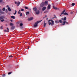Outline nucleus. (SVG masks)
Here are the masks:
<instances>
[{
	"label": "nucleus",
	"instance_id": "nucleus-1",
	"mask_svg": "<svg viewBox=\"0 0 77 77\" xmlns=\"http://www.w3.org/2000/svg\"><path fill=\"white\" fill-rule=\"evenodd\" d=\"M42 20H40V21H37V22H36L34 24V27H37V26H38V23H40V22H41V21H42Z\"/></svg>",
	"mask_w": 77,
	"mask_h": 77
},
{
	"label": "nucleus",
	"instance_id": "nucleus-2",
	"mask_svg": "<svg viewBox=\"0 0 77 77\" xmlns=\"http://www.w3.org/2000/svg\"><path fill=\"white\" fill-rule=\"evenodd\" d=\"M33 20V17H31L28 19V21H32V20Z\"/></svg>",
	"mask_w": 77,
	"mask_h": 77
},
{
	"label": "nucleus",
	"instance_id": "nucleus-3",
	"mask_svg": "<svg viewBox=\"0 0 77 77\" xmlns=\"http://www.w3.org/2000/svg\"><path fill=\"white\" fill-rule=\"evenodd\" d=\"M44 6V2H42V3L40 4V7H43Z\"/></svg>",
	"mask_w": 77,
	"mask_h": 77
},
{
	"label": "nucleus",
	"instance_id": "nucleus-4",
	"mask_svg": "<svg viewBox=\"0 0 77 77\" xmlns=\"http://www.w3.org/2000/svg\"><path fill=\"white\" fill-rule=\"evenodd\" d=\"M51 7V5H48V6L47 9L48 10V9H50V8Z\"/></svg>",
	"mask_w": 77,
	"mask_h": 77
},
{
	"label": "nucleus",
	"instance_id": "nucleus-5",
	"mask_svg": "<svg viewBox=\"0 0 77 77\" xmlns=\"http://www.w3.org/2000/svg\"><path fill=\"white\" fill-rule=\"evenodd\" d=\"M40 13L39 10H37V11L36 12L35 14L37 15H39V14Z\"/></svg>",
	"mask_w": 77,
	"mask_h": 77
},
{
	"label": "nucleus",
	"instance_id": "nucleus-6",
	"mask_svg": "<svg viewBox=\"0 0 77 77\" xmlns=\"http://www.w3.org/2000/svg\"><path fill=\"white\" fill-rule=\"evenodd\" d=\"M45 4L46 6H47L48 5V1H45Z\"/></svg>",
	"mask_w": 77,
	"mask_h": 77
},
{
	"label": "nucleus",
	"instance_id": "nucleus-7",
	"mask_svg": "<svg viewBox=\"0 0 77 77\" xmlns=\"http://www.w3.org/2000/svg\"><path fill=\"white\" fill-rule=\"evenodd\" d=\"M33 10L35 12H36V11H37V8L36 7L34 8H33Z\"/></svg>",
	"mask_w": 77,
	"mask_h": 77
},
{
	"label": "nucleus",
	"instance_id": "nucleus-8",
	"mask_svg": "<svg viewBox=\"0 0 77 77\" xmlns=\"http://www.w3.org/2000/svg\"><path fill=\"white\" fill-rule=\"evenodd\" d=\"M52 23H51V26H53L54 24V21H53V20H51Z\"/></svg>",
	"mask_w": 77,
	"mask_h": 77
},
{
	"label": "nucleus",
	"instance_id": "nucleus-9",
	"mask_svg": "<svg viewBox=\"0 0 77 77\" xmlns=\"http://www.w3.org/2000/svg\"><path fill=\"white\" fill-rule=\"evenodd\" d=\"M45 9H46V7H44L42 8V11H45Z\"/></svg>",
	"mask_w": 77,
	"mask_h": 77
},
{
	"label": "nucleus",
	"instance_id": "nucleus-10",
	"mask_svg": "<svg viewBox=\"0 0 77 77\" xmlns=\"http://www.w3.org/2000/svg\"><path fill=\"white\" fill-rule=\"evenodd\" d=\"M7 30H6V29H5L4 31V32H9V28H7Z\"/></svg>",
	"mask_w": 77,
	"mask_h": 77
},
{
	"label": "nucleus",
	"instance_id": "nucleus-11",
	"mask_svg": "<svg viewBox=\"0 0 77 77\" xmlns=\"http://www.w3.org/2000/svg\"><path fill=\"white\" fill-rule=\"evenodd\" d=\"M8 9L9 12H11V9L10 8V7H8Z\"/></svg>",
	"mask_w": 77,
	"mask_h": 77
},
{
	"label": "nucleus",
	"instance_id": "nucleus-12",
	"mask_svg": "<svg viewBox=\"0 0 77 77\" xmlns=\"http://www.w3.org/2000/svg\"><path fill=\"white\" fill-rule=\"evenodd\" d=\"M65 12V10H64L62 12V13L61 14V15H62V14H64V13Z\"/></svg>",
	"mask_w": 77,
	"mask_h": 77
},
{
	"label": "nucleus",
	"instance_id": "nucleus-13",
	"mask_svg": "<svg viewBox=\"0 0 77 77\" xmlns=\"http://www.w3.org/2000/svg\"><path fill=\"white\" fill-rule=\"evenodd\" d=\"M4 18V17L3 16H1V17H0V20H1L2 19H3Z\"/></svg>",
	"mask_w": 77,
	"mask_h": 77
},
{
	"label": "nucleus",
	"instance_id": "nucleus-14",
	"mask_svg": "<svg viewBox=\"0 0 77 77\" xmlns=\"http://www.w3.org/2000/svg\"><path fill=\"white\" fill-rule=\"evenodd\" d=\"M20 5V2H18V3H17V6H18Z\"/></svg>",
	"mask_w": 77,
	"mask_h": 77
},
{
	"label": "nucleus",
	"instance_id": "nucleus-15",
	"mask_svg": "<svg viewBox=\"0 0 77 77\" xmlns=\"http://www.w3.org/2000/svg\"><path fill=\"white\" fill-rule=\"evenodd\" d=\"M15 28V26H12L11 28V29H14Z\"/></svg>",
	"mask_w": 77,
	"mask_h": 77
},
{
	"label": "nucleus",
	"instance_id": "nucleus-16",
	"mask_svg": "<svg viewBox=\"0 0 77 77\" xmlns=\"http://www.w3.org/2000/svg\"><path fill=\"white\" fill-rule=\"evenodd\" d=\"M29 14V11H27L26 12V15L27 16Z\"/></svg>",
	"mask_w": 77,
	"mask_h": 77
},
{
	"label": "nucleus",
	"instance_id": "nucleus-17",
	"mask_svg": "<svg viewBox=\"0 0 77 77\" xmlns=\"http://www.w3.org/2000/svg\"><path fill=\"white\" fill-rule=\"evenodd\" d=\"M63 20L64 21H66V17H64L63 19Z\"/></svg>",
	"mask_w": 77,
	"mask_h": 77
},
{
	"label": "nucleus",
	"instance_id": "nucleus-18",
	"mask_svg": "<svg viewBox=\"0 0 77 77\" xmlns=\"http://www.w3.org/2000/svg\"><path fill=\"white\" fill-rule=\"evenodd\" d=\"M53 9H57V7H54V6H53Z\"/></svg>",
	"mask_w": 77,
	"mask_h": 77
},
{
	"label": "nucleus",
	"instance_id": "nucleus-19",
	"mask_svg": "<svg viewBox=\"0 0 77 77\" xmlns=\"http://www.w3.org/2000/svg\"><path fill=\"white\" fill-rule=\"evenodd\" d=\"M11 18H13V19H15V16H11Z\"/></svg>",
	"mask_w": 77,
	"mask_h": 77
},
{
	"label": "nucleus",
	"instance_id": "nucleus-20",
	"mask_svg": "<svg viewBox=\"0 0 77 77\" xmlns=\"http://www.w3.org/2000/svg\"><path fill=\"white\" fill-rule=\"evenodd\" d=\"M66 23V21H65L63 22V23L62 25H65V23Z\"/></svg>",
	"mask_w": 77,
	"mask_h": 77
},
{
	"label": "nucleus",
	"instance_id": "nucleus-21",
	"mask_svg": "<svg viewBox=\"0 0 77 77\" xmlns=\"http://www.w3.org/2000/svg\"><path fill=\"white\" fill-rule=\"evenodd\" d=\"M46 24H47V23H45V21L44 22V27H45L46 26Z\"/></svg>",
	"mask_w": 77,
	"mask_h": 77
},
{
	"label": "nucleus",
	"instance_id": "nucleus-22",
	"mask_svg": "<svg viewBox=\"0 0 77 77\" xmlns=\"http://www.w3.org/2000/svg\"><path fill=\"white\" fill-rule=\"evenodd\" d=\"M0 13L2 14H5V12L3 11H1Z\"/></svg>",
	"mask_w": 77,
	"mask_h": 77
},
{
	"label": "nucleus",
	"instance_id": "nucleus-23",
	"mask_svg": "<svg viewBox=\"0 0 77 77\" xmlns=\"http://www.w3.org/2000/svg\"><path fill=\"white\" fill-rule=\"evenodd\" d=\"M64 15H68V14L67 13H66V12H65L64 14Z\"/></svg>",
	"mask_w": 77,
	"mask_h": 77
},
{
	"label": "nucleus",
	"instance_id": "nucleus-24",
	"mask_svg": "<svg viewBox=\"0 0 77 77\" xmlns=\"http://www.w3.org/2000/svg\"><path fill=\"white\" fill-rule=\"evenodd\" d=\"M55 22L56 23H59L58 20L55 21Z\"/></svg>",
	"mask_w": 77,
	"mask_h": 77
},
{
	"label": "nucleus",
	"instance_id": "nucleus-25",
	"mask_svg": "<svg viewBox=\"0 0 77 77\" xmlns=\"http://www.w3.org/2000/svg\"><path fill=\"white\" fill-rule=\"evenodd\" d=\"M24 8H25V9H29V8L27 7H24Z\"/></svg>",
	"mask_w": 77,
	"mask_h": 77
},
{
	"label": "nucleus",
	"instance_id": "nucleus-26",
	"mask_svg": "<svg viewBox=\"0 0 77 77\" xmlns=\"http://www.w3.org/2000/svg\"><path fill=\"white\" fill-rule=\"evenodd\" d=\"M14 24H13V23H10V25L11 26H13V25Z\"/></svg>",
	"mask_w": 77,
	"mask_h": 77
},
{
	"label": "nucleus",
	"instance_id": "nucleus-27",
	"mask_svg": "<svg viewBox=\"0 0 77 77\" xmlns=\"http://www.w3.org/2000/svg\"><path fill=\"white\" fill-rule=\"evenodd\" d=\"M5 8H4L3 9H2V10L3 11H5Z\"/></svg>",
	"mask_w": 77,
	"mask_h": 77
},
{
	"label": "nucleus",
	"instance_id": "nucleus-28",
	"mask_svg": "<svg viewBox=\"0 0 77 77\" xmlns=\"http://www.w3.org/2000/svg\"><path fill=\"white\" fill-rule=\"evenodd\" d=\"M16 14H17V11L15 10V13H14V15H16Z\"/></svg>",
	"mask_w": 77,
	"mask_h": 77
},
{
	"label": "nucleus",
	"instance_id": "nucleus-29",
	"mask_svg": "<svg viewBox=\"0 0 77 77\" xmlns=\"http://www.w3.org/2000/svg\"><path fill=\"white\" fill-rule=\"evenodd\" d=\"M74 5H75V3H73L72 4V6H74Z\"/></svg>",
	"mask_w": 77,
	"mask_h": 77
},
{
	"label": "nucleus",
	"instance_id": "nucleus-30",
	"mask_svg": "<svg viewBox=\"0 0 77 77\" xmlns=\"http://www.w3.org/2000/svg\"><path fill=\"white\" fill-rule=\"evenodd\" d=\"M59 22L60 23H62V21L61 20H60Z\"/></svg>",
	"mask_w": 77,
	"mask_h": 77
},
{
	"label": "nucleus",
	"instance_id": "nucleus-31",
	"mask_svg": "<svg viewBox=\"0 0 77 77\" xmlns=\"http://www.w3.org/2000/svg\"><path fill=\"white\" fill-rule=\"evenodd\" d=\"M5 21V20L4 19H2L1 20V22H3V21Z\"/></svg>",
	"mask_w": 77,
	"mask_h": 77
},
{
	"label": "nucleus",
	"instance_id": "nucleus-32",
	"mask_svg": "<svg viewBox=\"0 0 77 77\" xmlns=\"http://www.w3.org/2000/svg\"><path fill=\"white\" fill-rule=\"evenodd\" d=\"M23 25V24L22 23H21L20 24V26H22Z\"/></svg>",
	"mask_w": 77,
	"mask_h": 77
},
{
	"label": "nucleus",
	"instance_id": "nucleus-33",
	"mask_svg": "<svg viewBox=\"0 0 77 77\" xmlns=\"http://www.w3.org/2000/svg\"><path fill=\"white\" fill-rule=\"evenodd\" d=\"M12 72H9L8 73V75H9V74H11Z\"/></svg>",
	"mask_w": 77,
	"mask_h": 77
},
{
	"label": "nucleus",
	"instance_id": "nucleus-34",
	"mask_svg": "<svg viewBox=\"0 0 77 77\" xmlns=\"http://www.w3.org/2000/svg\"><path fill=\"white\" fill-rule=\"evenodd\" d=\"M5 12H6V13L7 14L8 12V10L7 9H6V10H5Z\"/></svg>",
	"mask_w": 77,
	"mask_h": 77
},
{
	"label": "nucleus",
	"instance_id": "nucleus-35",
	"mask_svg": "<svg viewBox=\"0 0 77 77\" xmlns=\"http://www.w3.org/2000/svg\"><path fill=\"white\" fill-rule=\"evenodd\" d=\"M48 24H49V26H50V25H51V22H49L48 23Z\"/></svg>",
	"mask_w": 77,
	"mask_h": 77
},
{
	"label": "nucleus",
	"instance_id": "nucleus-36",
	"mask_svg": "<svg viewBox=\"0 0 77 77\" xmlns=\"http://www.w3.org/2000/svg\"><path fill=\"white\" fill-rule=\"evenodd\" d=\"M0 29H3V26H1Z\"/></svg>",
	"mask_w": 77,
	"mask_h": 77
},
{
	"label": "nucleus",
	"instance_id": "nucleus-37",
	"mask_svg": "<svg viewBox=\"0 0 77 77\" xmlns=\"http://www.w3.org/2000/svg\"><path fill=\"white\" fill-rule=\"evenodd\" d=\"M22 16V13H21L20 15V16L21 17Z\"/></svg>",
	"mask_w": 77,
	"mask_h": 77
},
{
	"label": "nucleus",
	"instance_id": "nucleus-38",
	"mask_svg": "<svg viewBox=\"0 0 77 77\" xmlns=\"http://www.w3.org/2000/svg\"><path fill=\"white\" fill-rule=\"evenodd\" d=\"M9 57H11V58H12V57H12V56L11 55V56H9Z\"/></svg>",
	"mask_w": 77,
	"mask_h": 77
},
{
	"label": "nucleus",
	"instance_id": "nucleus-39",
	"mask_svg": "<svg viewBox=\"0 0 77 77\" xmlns=\"http://www.w3.org/2000/svg\"><path fill=\"white\" fill-rule=\"evenodd\" d=\"M54 16L55 18H57V17L56 16V15H54Z\"/></svg>",
	"mask_w": 77,
	"mask_h": 77
},
{
	"label": "nucleus",
	"instance_id": "nucleus-40",
	"mask_svg": "<svg viewBox=\"0 0 77 77\" xmlns=\"http://www.w3.org/2000/svg\"><path fill=\"white\" fill-rule=\"evenodd\" d=\"M5 74H3L2 75V77H5Z\"/></svg>",
	"mask_w": 77,
	"mask_h": 77
},
{
	"label": "nucleus",
	"instance_id": "nucleus-41",
	"mask_svg": "<svg viewBox=\"0 0 77 77\" xmlns=\"http://www.w3.org/2000/svg\"><path fill=\"white\" fill-rule=\"evenodd\" d=\"M66 24H69V23L67 22H66Z\"/></svg>",
	"mask_w": 77,
	"mask_h": 77
},
{
	"label": "nucleus",
	"instance_id": "nucleus-42",
	"mask_svg": "<svg viewBox=\"0 0 77 77\" xmlns=\"http://www.w3.org/2000/svg\"><path fill=\"white\" fill-rule=\"evenodd\" d=\"M21 11H24V9H22L21 10Z\"/></svg>",
	"mask_w": 77,
	"mask_h": 77
},
{
	"label": "nucleus",
	"instance_id": "nucleus-43",
	"mask_svg": "<svg viewBox=\"0 0 77 77\" xmlns=\"http://www.w3.org/2000/svg\"><path fill=\"white\" fill-rule=\"evenodd\" d=\"M51 20H49L48 21V22H50V21H51Z\"/></svg>",
	"mask_w": 77,
	"mask_h": 77
},
{
	"label": "nucleus",
	"instance_id": "nucleus-44",
	"mask_svg": "<svg viewBox=\"0 0 77 77\" xmlns=\"http://www.w3.org/2000/svg\"><path fill=\"white\" fill-rule=\"evenodd\" d=\"M73 13V12H71L70 13L71 14H72Z\"/></svg>",
	"mask_w": 77,
	"mask_h": 77
},
{
	"label": "nucleus",
	"instance_id": "nucleus-45",
	"mask_svg": "<svg viewBox=\"0 0 77 77\" xmlns=\"http://www.w3.org/2000/svg\"><path fill=\"white\" fill-rule=\"evenodd\" d=\"M6 7H7V8H9V5H7L6 6Z\"/></svg>",
	"mask_w": 77,
	"mask_h": 77
},
{
	"label": "nucleus",
	"instance_id": "nucleus-46",
	"mask_svg": "<svg viewBox=\"0 0 77 77\" xmlns=\"http://www.w3.org/2000/svg\"><path fill=\"white\" fill-rule=\"evenodd\" d=\"M1 2H2V0H0V3Z\"/></svg>",
	"mask_w": 77,
	"mask_h": 77
},
{
	"label": "nucleus",
	"instance_id": "nucleus-47",
	"mask_svg": "<svg viewBox=\"0 0 77 77\" xmlns=\"http://www.w3.org/2000/svg\"><path fill=\"white\" fill-rule=\"evenodd\" d=\"M14 3H15V4H17V2H14Z\"/></svg>",
	"mask_w": 77,
	"mask_h": 77
},
{
	"label": "nucleus",
	"instance_id": "nucleus-48",
	"mask_svg": "<svg viewBox=\"0 0 77 77\" xmlns=\"http://www.w3.org/2000/svg\"><path fill=\"white\" fill-rule=\"evenodd\" d=\"M18 14H21V13H20V12H18Z\"/></svg>",
	"mask_w": 77,
	"mask_h": 77
},
{
	"label": "nucleus",
	"instance_id": "nucleus-49",
	"mask_svg": "<svg viewBox=\"0 0 77 77\" xmlns=\"http://www.w3.org/2000/svg\"><path fill=\"white\" fill-rule=\"evenodd\" d=\"M61 20H63V18H62L61 19Z\"/></svg>",
	"mask_w": 77,
	"mask_h": 77
},
{
	"label": "nucleus",
	"instance_id": "nucleus-50",
	"mask_svg": "<svg viewBox=\"0 0 77 77\" xmlns=\"http://www.w3.org/2000/svg\"><path fill=\"white\" fill-rule=\"evenodd\" d=\"M20 11H21V10H20L18 12H20Z\"/></svg>",
	"mask_w": 77,
	"mask_h": 77
},
{
	"label": "nucleus",
	"instance_id": "nucleus-51",
	"mask_svg": "<svg viewBox=\"0 0 77 77\" xmlns=\"http://www.w3.org/2000/svg\"><path fill=\"white\" fill-rule=\"evenodd\" d=\"M52 18V19H54V18H55V17H53V18Z\"/></svg>",
	"mask_w": 77,
	"mask_h": 77
},
{
	"label": "nucleus",
	"instance_id": "nucleus-52",
	"mask_svg": "<svg viewBox=\"0 0 77 77\" xmlns=\"http://www.w3.org/2000/svg\"><path fill=\"white\" fill-rule=\"evenodd\" d=\"M27 49H29V47H28L27 48Z\"/></svg>",
	"mask_w": 77,
	"mask_h": 77
},
{
	"label": "nucleus",
	"instance_id": "nucleus-53",
	"mask_svg": "<svg viewBox=\"0 0 77 77\" xmlns=\"http://www.w3.org/2000/svg\"><path fill=\"white\" fill-rule=\"evenodd\" d=\"M45 17H47V15H45Z\"/></svg>",
	"mask_w": 77,
	"mask_h": 77
},
{
	"label": "nucleus",
	"instance_id": "nucleus-54",
	"mask_svg": "<svg viewBox=\"0 0 77 77\" xmlns=\"http://www.w3.org/2000/svg\"><path fill=\"white\" fill-rule=\"evenodd\" d=\"M11 22H12V21H13L12 20H11Z\"/></svg>",
	"mask_w": 77,
	"mask_h": 77
},
{
	"label": "nucleus",
	"instance_id": "nucleus-55",
	"mask_svg": "<svg viewBox=\"0 0 77 77\" xmlns=\"http://www.w3.org/2000/svg\"><path fill=\"white\" fill-rule=\"evenodd\" d=\"M62 14H60V16H62V15H61Z\"/></svg>",
	"mask_w": 77,
	"mask_h": 77
},
{
	"label": "nucleus",
	"instance_id": "nucleus-56",
	"mask_svg": "<svg viewBox=\"0 0 77 77\" xmlns=\"http://www.w3.org/2000/svg\"><path fill=\"white\" fill-rule=\"evenodd\" d=\"M46 20H48V18H47Z\"/></svg>",
	"mask_w": 77,
	"mask_h": 77
},
{
	"label": "nucleus",
	"instance_id": "nucleus-57",
	"mask_svg": "<svg viewBox=\"0 0 77 77\" xmlns=\"http://www.w3.org/2000/svg\"><path fill=\"white\" fill-rule=\"evenodd\" d=\"M0 15H1V14H0Z\"/></svg>",
	"mask_w": 77,
	"mask_h": 77
}]
</instances>
